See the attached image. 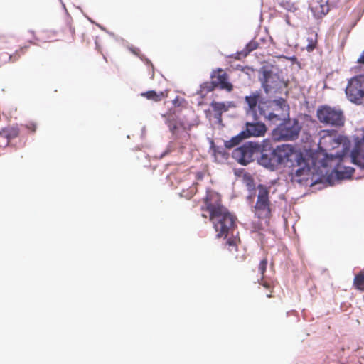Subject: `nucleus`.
Here are the masks:
<instances>
[{
	"instance_id": "c756f323",
	"label": "nucleus",
	"mask_w": 364,
	"mask_h": 364,
	"mask_svg": "<svg viewBox=\"0 0 364 364\" xmlns=\"http://www.w3.org/2000/svg\"><path fill=\"white\" fill-rule=\"evenodd\" d=\"M354 169L352 168H346V171L345 173L342 171H338V175L339 177L341 178H349L352 176L353 173Z\"/></svg>"
},
{
	"instance_id": "0eeeda50",
	"label": "nucleus",
	"mask_w": 364,
	"mask_h": 364,
	"mask_svg": "<svg viewBox=\"0 0 364 364\" xmlns=\"http://www.w3.org/2000/svg\"><path fill=\"white\" fill-rule=\"evenodd\" d=\"M318 134L319 136L318 148L324 152L338 147L345 139L343 136L338 135L336 130L322 129Z\"/></svg>"
},
{
	"instance_id": "f704fd0d",
	"label": "nucleus",
	"mask_w": 364,
	"mask_h": 364,
	"mask_svg": "<svg viewBox=\"0 0 364 364\" xmlns=\"http://www.w3.org/2000/svg\"><path fill=\"white\" fill-rule=\"evenodd\" d=\"M257 48V43L256 41V38L253 41H252V48L251 50H253Z\"/></svg>"
},
{
	"instance_id": "7c9ffc66",
	"label": "nucleus",
	"mask_w": 364,
	"mask_h": 364,
	"mask_svg": "<svg viewBox=\"0 0 364 364\" xmlns=\"http://www.w3.org/2000/svg\"><path fill=\"white\" fill-rule=\"evenodd\" d=\"M267 259H262L258 267L259 271L261 273V274H264L267 269Z\"/></svg>"
},
{
	"instance_id": "5701e85b",
	"label": "nucleus",
	"mask_w": 364,
	"mask_h": 364,
	"mask_svg": "<svg viewBox=\"0 0 364 364\" xmlns=\"http://www.w3.org/2000/svg\"><path fill=\"white\" fill-rule=\"evenodd\" d=\"M279 4L281 7L289 11L294 12L298 9L296 4L290 1L279 0Z\"/></svg>"
},
{
	"instance_id": "4be33fe9",
	"label": "nucleus",
	"mask_w": 364,
	"mask_h": 364,
	"mask_svg": "<svg viewBox=\"0 0 364 364\" xmlns=\"http://www.w3.org/2000/svg\"><path fill=\"white\" fill-rule=\"evenodd\" d=\"M28 49V46H21L14 53L10 54L11 63H13L18 61L22 55H24L27 53Z\"/></svg>"
},
{
	"instance_id": "2f4dec72",
	"label": "nucleus",
	"mask_w": 364,
	"mask_h": 364,
	"mask_svg": "<svg viewBox=\"0 0 364 364\" xmlns=\"http://www.w3.org/2000/svg\"><path fill=\"white\" fill-rule=\"evenodd\" d=\"M357 62L359 63V64H361V65H364V50H363V52L361 53L360 57L358 58Z\"/></svg>"
},
{
	"instance_id": "4c0bfd02",
	"label": "nucleus",
	"mask_w": 364,
	"mask_h": 364,
	"mask_svg": "<svg viewBox=\"0 0 364 364\" xmlns=\"http://www.w3.org/2000/svg\"><path fill=\"white\" fill-rule=\"evenodd\" d=\"M236 68L238 69V70H243V67L240 65H236Z\"/></svg>"
},
{
	"instance_id": "412c9836",
	"label": "nucleus",
	"mask_w": 364,
	"mask_h": 364,
	"mask_svg": "<svg viewBox=\"0 0 364 364\" xmlns=\"http://www.w3.org/2000/svg\"><path fill=\"white\" fill-rule=\"evenodd\" d=\"M353 285L357 289L364 291V270L355 276Z\"/></svg>"
},
{
	"instance_id": "1a4fd4ad",
	"label": "nucleus",
	"mask_w": 364,
	"mask_h": 364,
	"mask_svg": "<svg viewBox=\"0 0 364 364\" xmlns=\"http://www.w3.org/2000/svg\"><path fill=\"white\" fill-rule=\"evenodd\" d=\"M257 151H260V156H257V160L260 165L271 171L277 168L274 154H272V149L267 150L264 146L261 148L257 143L252 141V156Z\"/></svg>"
},
{
	"instance_id": "e433bc0d",
	"label": "nucleus",
	"mask_w": 364,
	"mask_h": 364,
	"mask_svg": "<svg viewBox=\"0 0 364 364\" xmlns=\"http://www.w3.org/2000/svg\"><path fill=\"white\" fill-rule=\"evenodd\" d=\"M245 100L247 102V104L249 105V106L250 107V96H246Z\"/></svg>"
},
{
	"instance_id": "473e14b6",
	"label": "nucleus",
	"mask_w": 364,
	"mask_h": 364,
	"mask_svg": "<svg viewBox=\"0 0 364 364\" xmlns=\"http://www.w3.org/2000/svg\"><path fill=\"white\" fill-rule=\"evenodd\" d=\"M5 135L1 134V129L0 130V146H4V141H1L2 140L5 141Z\"/></svg>"
},
{
	"instance_id": "9d476101",
	"label": "nucleus",
	"mask_w": 364,
	"mask_h": 364,
	"mask_svg": "<svg viewBox=\"0 0 364 364\" xmlns=\"http://www.w3.org/2000/svg\"><path fill=\"white\" fill-rule=\"evenodd\" d=\"M340 0H311L309 9L314 18L321 19L330 11L331 8L337 6Z\"/></svg>"
},
{
	"instance_id": "f3484780",
	"label": "nucleus",
	"mask_w": 364,
	"mask_h": 364,
	"mask_svg": "<svg viewBox=\"0 0 364 364\" xmlns=\"http://www.w3.org/2000/svg\"><path fill=\"white\" fill-rule=\"evenodd\" d=\"M235 175L237 180L243 183L248 189L250 188V173L245 168H238L235 170Z\"/></svg>"
},
{
	"instance_id": "a878e982",
	"label": "nucleus",
	"mask_w": 364,
	"mask_h": 364,
	"mask_svg": "<svg viewBox=\"0 0 364 364\" xmlns=\"http://www.w3.org/2000/svg\"><path fill=\"white\" fill-rule=\"evenodd\" d=\"M308 45L306 46V49L308 51L314 50L317 44V34L312 33L311 36L308 37L307 38Z\"/></svg>"
},
{
	"instance_id": "39448f33",
	"label": "nucleus",
	"mask_w": 364,
	"mask_h": 364,
	"mask_svg": "<svg viewBox=\"0 0 364 364\" xmlns=\"http://www.w3.org/2000/svg\"><path fill=\"white\" fill-rule=\"evenodd\" d=\"M316 117L320 123L325 126L341 128L345 124V115L342 109L329 105L318 107Z\"/></svg>"
},
{
	"instance_id": "6ab92c4d",
	"label": "nucleus",
	"mask_w": 364,
	"mask_h": 364,
	"mask_svg": "<svg viewBox=\"0 0 364 364\" xmlns=\"http://www.w3.org/2000/svg\"><path fill=\"white\" fill-rule=\"evenodd\" d=\"M141 96L154 102H159L165 98L167 96V94H166L164 92H156L154 90H149L141 93Z\"/></svg>"
},
{
	"instance_id": "20e7f679",
	"label": "nucleus",
	"mask_w": 364,
	"mask_h": 364,
	"mask_svg": "<svg viewBox=\"0 0 364 364\" xmlns=\"http://www.w3.org/2000/svg\"><path fill=\"white\" fill-rule=\"evenodd\" d=\"M250 137V122L246 123V129L229 140L224 141L227 149H233L232 158L239 164L247 166L250 163V141L242 144Z\"/></svg>"
},
{
	"instance_id": "b1692460",
	"label": "nucleus",
	"mask_w": 364,
	"mask_h": 364,
	"mask_svg": "<svg viewBox=\"0 0 364 364\" xmlns=\"http://www.w3.org/2000/svg\"><path fill=\"white\" fill-rule=\"evenodd\" d=\"M237 240L236 237L228 238L225 243V249L229 252H233L237 250Z\"/></svg>"
},
{
	"instance_id": "9b49d317",
	"label": "nucleus",
	"mask_w": 364,
	"mask_h": 364,
	"mask_svg": "<svg viewBox=\"0 0 364 364\" xmlns=\"http://www.w3.org/2000/svg\"><path fill=\"white\" fill-rule=\"evenodd\" d=\"M272 69V65H266L262 66L259 70V80L266 92H268L269 89L272 87V84L277 79V75L273 73Z\"/></svg>"
},
{
	"instance_id": "72a5a7b5",
	"label": "nucleus",
	"mask_w": 364,
	"mask_h": 364,
	"mask_svg": "<svg viewBox=\"0 0 364 364\" xmlns=\"http://www.w3.org/2000/svg\"><path fill=\"white\" fill-rule=\"evenodd\" d=\"M203 173L202 172L199 171L196 173V180L200 181L203 179Z\"/></svg>"
},
{
	"instance_id": "aec40b11",
	"label": "nucleus",
	"mask_w": 364,
	"mask_h": 364,
	"mask_svg": "<svg viewBox=\"0 0 364 364\" xmlns=\"http://www.w3.org/2000/svg\"><path fill=\"white\" fill-rule=\"evenodd\" d=\"M266 132L267 127L264 123H252V136H263Z\"/></svg>"
},
{
	"instance_id": "f8f14e48",
	"label": "nucleus",
	"mask_w": 364,
	"mask_h": 364,
	"mask_svg": "<svg viewBox=\"0 0 364 364\" xmlns=\"http://www.w3.org/2000/svg\"><path fill=\"white\" fill-rule=\"evenodd\" d=\"M210 78L215 85L220 89L226 90L228 92H230L232 90L233 86L228 82V74L224 70L218 68L213 70L210 75Z\"/></svg>"
},
{
	"instance_id": "423d86ee",
	"label": "nucleus",
	"mask_w": 364,
	"mask_h": 364,
	"mask_svg": "<svg viewBox=\"0 0 364 364\" xmlns=\"http://www.w3.org/2000/svg\"><path fill=\"white\" fill-rule=\"evenodd\" d=\"M277 127L272 131V137L275 141L294 140L298 138L301 127L296 119L289 117L282 120Z\"/></svg>"
},
{
	"instance_id": "393cba45",
	"label": "nucleus",
	"mask_w": 364,
	"mask_h": 364,
	"mask_svg": "<svg viewBox=\"0 0 364 364\" xmlns=\"http://www.w3.org/2000/svg\"><path fill=\"white\" fill-rule=\"evenodd\" d=\"M217 86L214 83V82L211 80L210 82H205L200 86V92L201 94H206L209 92L213 91Z\"/></svg>"
},
{
	"instance_id": "58836bf2",
	"label": "nucleus",
	"mask_w": 364,
	"mask_h": 364,
	"mask_svg": "<svg viewBox=\"0 0 364 364\" xmlns=\"http://www.w3.org/2000/svg\"><path fill=\"white\" fill-rule=\"evenodd\" d=\"M70 32L72 33V35H73V36H74V34H75V31H74V30H72V29L70 28Z\"/></svg>"
},
{
	"instance_id": "6e6552de",
	"label": "nucleus",
	"mask_w": 364,
	"mask_h": 364,
	"mask_svg": "<svg viewBox=\"0 0 364 364\" xmlns=\"http://www.w3.org/2000/svg\"><path fill=\"white\" fill-rule=\"evenodd\" d=\"M348 100L353 102L360 103L364 98V74L353 77L349 80L346 88Z\"/></svg>"
},
{
	"instance_id": "c9c22d12",
	"label": "nucleus",
	"mask_w": 364,
	"mask_h": 364,
	"mask_svg": "<svg viewBox=\"0 0 364 364\" xmlns=\"http://www.w3.org/2000/svg\"><path fill=\"white\" fill-rule=\"evenodd\" d=\"M191 191V194L189 196L190 198L192 197L193 196V194H195L196 193V188H193Z\"/></svg>"
},
{
	"instance_id": "f03ea898",
	"label": "nucleus",
	"mask_w": 364,
	"mask_h": 364,
	"mask_svg": "<svg viewBox=\"0 0 364 364\" xmlns=\"http://www.w3.org/2000/svg\"><path fill=\"white\" fill-rule=\"evenodd\" d=\"M272 154H274L277 168L281 164H286L292 168L290 172L292 178L309 175L310 166L308 160L293 146L289 144L277 146L276 149H272Z\"/></svg>"
},
{
	"instance_id": "c85d7f7f",
	"label": "nucleus",
	"mask_w": 364,
	"mask_h": 364,
	"mask_svg": "<svg viewBox=\"0 0 364 364\" xmlns=\"http://www.w3.org/2000/svg\"><path fill=\"white\" fill-rule=\"evenodd\" d=\"M11 63L10 53L7 52L0 53V65Z\"/></svg>"
},
{
	"instance_id": "dca6fc26",
	"label": "nucleus",
	"mask_w": 364,
	"mask_h": 364,
	"mask_svg": "<svg viewBox=\"0 0 364 364\" xmlns=\"http://www.w3.org/2000/svg\"><path fill=\"white\" fill-rule=\"evenodd\" d=\"M1 134L5 135L4 146L9 144L11 139L16 138L19 134V130L16 127H7L1 129Z\"/></svg>"
},
{
	"instance_id": "cd10ccee",
	"label": "nucleus",
	"mask_w": 364,
	"mask_h": 364,
	"mask_svg": "<svg viewBox=\"0 0 364 364\" xmlns=\"http://www.w3.org/2000/svg\"><path fill=\"white\" fill-rule=\"evenodd\" d=\"M214 154L215 156H220L225 160H227L229 157V154L225 149L220 147H216L214 149Z\"/></svg>"
},
{
	"instance_id": "ddd939ff",
	"label": "nucleus",
	"mask_w": 364,
	"mask_h": 364,
	"mask_svg": "<svg viewBox=\"0 0 364 364\" xmlns=\"http://www.w3.org/2000/svg\"><path fill=\"white\" fill-rule=\"evenodd\" d=\"M258 191L259 192L257 200L255 205V209L269 211V200L268 188L263 185H259L258 186Z\"/></svg>"
},
{
	"instance_id": "2eb2a0df",
	"label": "nucleus",
	"mask_w": 364,
	"mask_h": 364,
	"mask_svg": "<svg viewBox=\"0 0 364 364\" xmlns=\"http://www.w3.org/2000/svg\"><path fill=\"white\" fill-rule=\"evenodd\" d=\"M167 125L171 133L176 136L178 135L180 130H186V126L183 122L175 116H170L168 118Z\"/></svg>"
},
{
	"instance_id": "bb28decb",
	"label": "nucleus",
	"mask_w": 364,
	"mask_h": 364,
	"mask_svg": "<svg viewBox=\"0 0 364 364\" xmlns=\"http://www.w3.org/2000/svg\"><path fill=\"white\" fill-rule=\"evenodd\" d=\"M250 43H249L246 45V48L243 50H242L240 52H237L235 54V56L234 57V58L237 59V60H241L242 58H246L248 55L249 53L250 52Z\"/></svg>"
},
{
	"instance_id": "a211bd4d",
	"label": "nucleus",
	"mask_w": 364,
	"mask_h": 364,
	"mask_svg": "<svg viewBox=\"0 0 364 364\" xmlns=\"http://www.w3.org/2000/svg\"><path fill=\"white\" fill-rule=\"evenodd\" d=\"M213 111L216 112V117L220 121L222 114L227 112L230 107V104L227 105L225 102H220L213 101L210 104Z\"/></svg>"
},
{
	"instance_id": "f257e3e1",
	"label": "nucleus",
	"mask_w": 364,
	"mask_h": 364,
	"mask_svg": "<svg viewBox=\"0 0 364 364\" xmlns=\"http://www.w3.org/2000/svg\"><path fill=\"white\" fill-rule=\"evenodd\" d=\"M201 216L208 218L217 232V237L233 235L236 228V217L222 204L221 196L218 193L208 191L200 208Z\"/></svg>"
},
{
	"instance_id": "7ed1b4c3",
	"label": "nucleus",
	"mask_w": 364,
	"mask_h": 364,
	"mask_svg": "<svg viewBox=\"0 0 364 364\" xmlns=\"http://www.w3.org/2000/svg\"><path fill=\"white\" fill-rule=\"evenodd\" d=\"M257 97L255 95H252V112L255 115L258 109L260 115L273 122L285 120L289 117V106L284 99L260 102L257 106Z\"/></svg>"
},
{
	"instance_id": "4468645a",
	"label": "nucleus",
	"mask_w": 364,
	"mask_h": 364,
	"mask_svg": "<svg viewBox=\"0 0 364 364\" xmlns=\"http://www.w3.org/2000/svg\"><path fill=\"white\" fill-rule=\"evenodd\" d=\"M351 159L354 164L364 168V147L361 141L356 143L351 151Z\"/></svg>"
}]
</instances>
